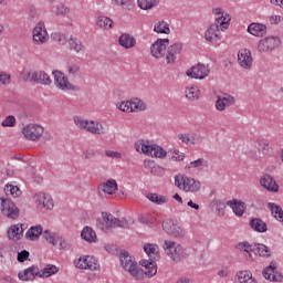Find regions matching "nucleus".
I'll use <instances>...</instances> for the list:
<instances>
[{
  "label": "nucleus",
  "instance_id": "obj_1",
  "mask_svg": "<svg viewBox=\"0 0 283 283\" xmlns=\"http://www.w3.org/2000/svg\"><path fill=\"white\" fill-rule=\"evenodd\" d=\"M119 261L122 263V266L125 271H128V273L135 277V280H144L145 277V271L143 269H138V264L134 260V256L129 255V252L123 251L119 254Z\"/></svg>",
  "mask_w": 283,
  "mask_h": 283
},
{
  "label": "nucleus",
  "instance_id": "obj_2",
  "mask_svg": "<svg viewBox=\"0 0 283 283\" xmlns=\"http://www.w3.org/2000/svg\"><path fill=\"white\" fill-rule=\"evenodd\" d=\"M175 186L178 187V189H181V191H186V193H198V191L202 189L200 180H196L195 178L186 175L176 176Z\"/></svg>",
  "mask_w": 283,
  "mask_h": 283
},
{
  "label": "nucleus",
  "instance_id": "obj_3",
  "mask_svg": "<svg viewBox=\"0 0 283 283\" xmlns=\"http://www.w3.org/2000/svg\"><path fill=\"white\" fill-rule=\"evenodd\" d=\"M164 251L174 262H182V260L187 259V253L182 250V245L175 241L166 240L164 242Z\"/></svg>",
  "mask_w": 283,
  "mask_h": 283
},
{
  "label": "nucleus",
  "instance_id": "obj_4",
  "mask_svg": "<svg viewBox=\"0 0 283 283\" xmlns=\"http://www.w3.org/2000/svg\"><path fill=\"white\" fill-rule=\"evenodd\" d=\"M74 123L78 127V129H85L90 134H96L97 136L105 134V127H103V124L98 122L86 120L82 117H75Z\"/></svg>",
  "mask_w": 283,
  "mask_h": 283
},
{
  "label": "nucleus",
  "instance_id": "obj_5",
  "mask_svg": "<svg viewBox=\"0 0 283 283\" xmlns=\"http://www.w3.org/2000/svg\"><path fill=\"white\" fill-rule=\"evenodd\" d=\"M0 200L1 214L4 216V218H9V220H19L21 211L19 210V207H17V203L3 197H1Z\"/></svg>",
  "mask_w": 283,
  "mask_h": 283
},
{
  "label": "nucleus",
  "instance_id": "obj_6",
  "mask_svg": "<svg viewBox=\"0 0 283 283\" xmlns=\"http://www.w3.org/2000/svg\"><path fill=\"white\" fill-rule=\"evenodd\" d=\"M43 126L38 124H29L22 128V134L27 140H39L43 136Z\"/></svg>",
  "mask_w": 283,
  "mask_h": 283
},
{
  "label": "nucleus",
  "instance_id": "obj_7",
  "mask_svg": "<svg viewBox=\"0 0 283 283\" xmlns=\"http://www.w3.org/2000/svg\"><path fill=\"white\" fill-rule=\"evenodd\" d=\"M118 109L120 112H145L147 109V105L145 102L135 98L133 101L122 102L120 104H117Z\"/></svg>",
  "mask_w": 283,
  "mask_h": 283
},
{
  "label": "nucleus",
  "instance_id": "obj_8",
  "mask_svg": "<svg viewBox=\"0 0 283 283\" xmlns=\"http://www.w3.org/2000/svg\"><path fill=\"white\" fill-rule=\"evenodd\" d=\"M263 277L270 282H283L282 273L277 272V262H270V265L263 270Z\"/></svg>",
  "mask_w": 283,
  "mask_h": 283
},
{
  "label": "nucleus",
  "instance_id": "obj_9",
  "mask_svg": "<svg viewBox=\"0 0 283 283\" xmlns=\"http://www.w3.org/2000/svg\"><path fill=\"white\" fill-rule=\"evenodd\" d=\"M169 46V39H158L150 46V54L155 59H163L165 56V52H167V48Z\"/></svg>",
  "mask_w": 283,
  "mask_h": 283
},
{
  "label": "nucleus",
  "instance_id": "obj_10",
  "mask_svg": "<svg viewBox=\"0 0 283 283\" xmlns=\"http://www.w3.org/2000/svg\"><path fill=\"white\" fill-rule=\"evenodd\" d=\"M211 70H209V65L200 64L192 66L189 69L186 74L190 78H199L202 81V78H207V75L210 74Z\"/></svg>",
  "mask_w": 283,
  "mask_h": 283
},
{
  "label": "nucleus",
  "instance_id": "obj_11",
  "mask_svg": "<svg viewBox=\"0 0 283 283\" xmlns=\"http://www.w3.org/2000/svg\"><path fill=\"white\" fill-rule=\"evenodd\" d=\"M181 52H182V42H175L172 45H169L166 52L167 65H174L178 56H180Z\"/></svg>",
  "mask_w": 283,
  "mask_h": 283
},
{
  "label": "nucleus",
  "instance_id": "obj_12",
  "mask_svg": "<svg viewBox=\"0 0 283 283\" xmlns=\"http://www.w3.org/2000/svg\"><path fill=\"white\" fill-rule=\"evenodd\" d=\"M277 48H280V40L275 36L265 38L258 44L259 52H273V50H277Z\"/></svg>",
  "mask_w": 283,
  "mask_h": 283
},
{
  "label": "nucleus",
  "instance_id": "obj_13",
  "mask_svg": "<svg viewBox=\"0 0 283 283\" xmlns=\"http://www.w3.org/2000/svg\"><path fill=\"white\" fill-rule=\"evenodd\" d=\"M54 82L59 90H74V85L70 83L67 76L61 71H53Z\"/></svg>",
  "mask_w": 283,
  "mask_h": 283
},
{
  "label": "nucleus",
  "instance_id": "obj_14",
  "mask_svg": "<svg viewBox=\"0 0 283 283\" xmlns=\"http://www.w3.org/2000/svg\"><path fill=\"white\" fill-rule=\"evenodd\" d=\"M114 216L109 212H102V223L101 219L96 220L97 228L107 233L109 230L114 229Z\"/></svg>",
  "mask_w": 283,
  "mask_h": 283
},
{
  "label": "nucleus",
  "instance_id": "obj_15",
  "mask_svg": "<svg viewBox=\"0 0 283 283\" xmlns=\"http://www.w3.org/2000/svg\"><path fill=\"white\" fill-rule=\"evenodd\" d=\"M238 62L239 65L243 67V70H251L253 65V57L251 56V51L248 49H242L238 53Z\"/></svg>",
  "mask_w": 283,
  "mask_h": 283
},
{
  "label": "nucleus",
  "instance_id": "obj_16",
  "mask_svg": "<svg viewBox=\"0 0 283 283\" xmlns=\"http://www.w3.org/2000/svg\"><path fill=\"white\" fill-rule=\"evenodd\" d=\"M50 35H48V31L45 30V25L43 23H38L33 29V41L38 44L46 43Z\"/></svg>",
  "mask_w": 283,
  "mask_h": 283
},
{
  "label": "nucleus",
  "instance_id": "obj_17",
  "mask_svg": "<svg viewBox=\"0 0 283 283\" xmlns=\"http://www.w3.org/2000/svg\"><path fill=\"white\" fill-rule=\"evenodd\" d=\"M32 81L36 85H44L45 87L52 85V78L45 71H32Z\"/></svg>",
  "mask_w": 283,
  "mask_h": 283
},
{
  "label": "nucleus",
  "instance_id": "obj_18",
  "mask_svg": "<svg viewBox=\"0 0 283 283\" xmlns=\"http://www.w3.org/2000/svg\"><path fill=\"white\" fill-rule=\"evenodd\" d=\"M18 277L22 282H30L32 280H35L36 277H39V266L32 265L25 269L23 272H20L18 274Z\"/></svg>",
  "mask_w": 283,
  "mask_h": 283
},
{
  "label": "nucleus",
  "instance_id": "obj_19",
  "mask_svg": "<svg viewBox=\"0 0 283 283\" xmlns=\"http://www.w3.org/2000/svg\"><path fill=\"white\" fill-rule=\"evenodd\" d=\"M233 103H235L234 96H231V95H224L223 97L218 96V99L216 102V107L218 112H224V109H227V107H231Z\"/></svg>",
  "mask_w": 283,
  "mask_h": 283
},
{
  "label": "nucleus",
  "instance_id": "obj_20",
  "mask_svg": "<svg viewBox=\"0 0 283 283\" xmlns=\"http://www.w3.org/2000/svg\"><path fill=\"white\" fill-rule=\"evenodd\" d=\"M261 186L264 187V189H268V191L277 192L280 190V186H277V182H275V179L271 177V175H264L260 179Z\"/></svg>",
  "mask_w": 283,
  "mask_h": 283
},
{
  "label": "nucleus",
  "instance_id": "obj_21",
  "mask_svg": "<svg viewBox=\"0 0 283 283\" xmlns=\"http://www.w3.org/2000/svg\"><path fill=\"white\" fill-rule=\"evenodd\" d=\"M36 205H42L44 209H54V201L52 197L45 195V192H40L35 196Z\"/></svg>",
  "mask_w": 283,
  "mask_h": 283
},
{
  "label": "nucleus",
  "instance_id": "obj_22",
  "mask_svg": "<svg viewBox=\"0 0 283 283\" xmlns=\"http://www.w3.org/2000/svg\"><path fill=\"white\" fill-rule=\"evenodd\" d=\"M119 45L125 48V50H132L136 45V38L129 33H123L118 39Z\"/></svg>",
  "mask_w": 283,
  "mask_h": 283
},
{
  "label": "nucleus",
  "instance_id": "obj_23",
  "mask_svg": "<svg viewBox=\"0 0 283 283\" xmlns=\"http://www.w3.org/2000/svg\"><path fill=\"white\" fill-rule=\"evenodd\" d=\"M98 189L99 191L112 196L115 191H118V184H116V180L114 179H108L106 182L99 185Z\"/></svg>",
  "mask_w": 283,
  "mask_h": 283
},
{
  "label": "nucleus",
  "instance_id": "obj_24",
  "mask_svg": "<svg viewBox=\"0 0 283 283\" xmlns=\"http://www.w3.org/2000/svg\"><path fill=\"white\" fill-rule=\"evenodd\" d=\"M146 156H151V158H167V151L158 145H149Z\"/></svg>",
  "mask_w": 283,
  "mask_h": 283
},
{
  "label": "nucleus",
  "instance_id": "obj_25",
  "mask_svg": "<svg viewBox=\"0 0 283 283\" xmlns=\"http://www.w3.org/2000/svg\"><path fill=\"white\" fill-rule=\"evenodd\" d=\"M227 205L228 207H231L235 216H244V211H247V207L242 201H237L235 199H233L228 201Z\"/></svg>",
  "mask_w": 283,
  "mask_h": 283
},
{
  "label": "nucleus",
  "instance_id": "obj_26",
  "mask_svg": "<svg viewBox=\"0 0 283 283\" xmlns=\"http://www.w3.org/2000/svg\"><path fill=\"white\" fill-rule=\"evenodd\" d=\"M248 32H250L252 36H264V34H266V25L260 23H251L248 27Z\"/></svg>",
  "mask_w": 283,
  "mask_h": 283
},
{
  "label": "nucleus",
  "instance_id": "obj_27",
  "mask_svg": "<svg viewBox=\"0 0 283 283\" xmlns=\"http://www.w3.org/2000/svg\"><path fill=\"white\" fill-rule=\"evenodd\" d=\"M140 264L146 269V271L144 272V275H147L148 277H154V275L158 273V269L156 268V262H154L153 260L150 261L143 260Z\"/></svg>",
  "mask_w": 283,
  "mask_h": 283
},
{
  "label": "nucleus",
  "instance_id": "obj_28",
  "mask_svg": "<svg viewBox=\"0 0 283 283\" xmlns=\"http://www.w3.org/2000/svg\"><path fill=\"white\" fill-rule=\"evenodd\" d=\"M220 40V28L217 24H211L206 31V41H219Z\"/></svg>",
  "mask_w": 283,
  "mask_h": 283
},
{
  "label": "nucleus",
  "instance_id": "obj_29",
  "mask_svg": "<svg viewBox=\"0 0 283 283\" xmlns=\"http://www.w3.org/2000/svg\"><path fill=\"white\" fill-rule=\"evenodd\" d=\"M250 227L258 233H266L268 230L266 222L259 218L251 219Z\"/></svg>",
  "mask_w": 283,
  "mask_h": 283
},
{
  "label": "nucleus",
  "instance_id": "obj_30",
  "mask_svg": "<svg viewBox=\"0 0 283 283\" xmlns=\"http://www.w3.org/2000/svg\"><path fill=\"white\" fill-rule=\"evenodd\" d=\"M268 209H270L275 220H277L279 222H283V210L281 206H277L276 203L273 202H269Z\"/></svg>",
  "mask_w": 283,
  "mask_h": 283
},
{
  "label": "nucleus",
  "instance_id": "obj_31",
  "mask_svg": "<svg viewBox=\"0 0 283 283\" xmlns=\"http://www.w3.org/2000/svg\"><path fill=\"white\" fill-rule=\"evenodd\" d=\"M97 28L101 30H112V25H114V21L105 15H99L96 19Z\"/></svg>",
  "mask_w": 283,
  "mask_h": 283
},
{
  "label": "nucleus",
  "instance_id": "obj_32",
  "mask_svg": "<svg viewBox=\"0 0 283 283\" xmlns=\"http://www.w3.org/2000/svg\"><path fill=\"white\" fill-rule=\"evenodd\" d=\"M146 198L150 201L154 202V205H167L169 202V198L163 195L149 192L146 195Z\"/></svg>",
  "mask_w": 283,
  "mask_h": 283
},
{
  "label": "nucleus",
  "instance_id": "obj_33",
  "mask_svg": "<svg viewBox=\"0 0 283 283\" xmlns=\"http://www.w3.org/2000/svg\"><path fill=\"white\" fill-rule=\"evenodd\" d=\"M81 238L86 242H96V232L91 227H85L81 232Z\"/></svg>",
  "mask_w": 283,
  "mask_h": 283
},
{
  "label": "nucleus",
  "instance_id": "obj_34",
  "mask_svg": "<svg viewBox=\"0 0 283 283\" xmlns=\"http://www.w3.org/2000/svg\"><path fill=\"white\" fill-rule=\"evenodd\" d=\"M254 253L260 258H271V249L262 243H254Z\"/></svg>",
  "mask_w": 283,
  "mask_h": 283
},
{
  "label": "nucleus",
  "instance_id": "obj_35",
  "mask_svg": "<svg viewBox=\"0 0 283 283\" xmlns=\"http://www.w3.org/2000/svg\"><path fill=\"white\" fill-rule=\"evenodd\" d=\"M59 273V268L56 265H46L42 270H38L39 277H52V275H56Z\"/></svg>",
  "mask_w": 283,
  "mask_h": 283
},
{
  "label": "nucleus",
  "instance_id": "obj_36",
  "mask_svg": "<svg viewBox=\"0 0 283 283\" xmlns=\"http://www.w3.org/2000/svg\"><path fill=\"white\" fill-rule=\"evenodd\" d=\"M9 240H21L23 238V228H19V226L14 224L8 230Z\"/></svg>",
  "mask_w": 283,
  "mask_h": 283
},
{
  "label": "nucleus",
  "instance_id": "obj_37",
  "mask_svg": "<svg viewBox=\"0 0 283 283\" xmlns=\"http://www.w3.org/2000/svg\"><path fill=\"white\" fill-rule=\"evenodd\" d=\"M43 233V227L41 226H35V227H31L27 233H25V238H28L29 240H39V235H41Z\"/></svg>",
  "mask_w": 283,
  "mask_h": 283
},
{
  "label": "nucleus",
  "instance_id": "obj_38",
  "mask_svg": "<svg viewBox=\"0 0 283 283\" xmlns=\"http://www.w3.org/2000/svg\"><path fill=\"white\" fill-rule=\"evenodd\" d=\"M229 21H231V15L229 13L222 14V17L216 19L218 28L221 30H229Z\"/></svg>",
  "mask_w": 283,
  "mask_h": 283
},
{
  "label": "nucleus",
  "instance_id": "obj_39",
  "mask_svg": "<svg viewBox=\"0 0 283 283\" xmlns=\"http://www.w3.org/2000/svg\"><path fill=\"white\" fill-rule=\"evenodd\" d=\"M132 224H134V220H127V219L120 220V219L114 217L113 229H116V227H118L119 229H129V227H132Z\"/></svg>",
  "mask_w": 283,
  "mask_h": 283
},
{
  "label": "nucleus",
  "instance_id": "obj_40",
  "mask_svg": "<svg viewBox=\"0 0 283 283\" xmlns=\"http://www.w3.org/2000/svg\"><path fill=\"white\" fill-rule=\"evenodd\" d=\"M137 3L142 10H151L160 3V0H137Z\"/></svg>",
  "mask_w": 283,
  "mask_h": 283
},
{
  "label": "nucleus",
  "instance_id": "obj_41",
  "mask_svg": "<svg viewBox=\"0 0 283 283\" xmlns=\"http://www.w3.org/2000/svg\"><path fill=\"white\" fill-rule=\"evenodd\" d=\"M4 193H7V196H12V198H19V196H21V190L17 186L7 184L4 186Z\"/></svg>",
  "mask_w": 283,
  "mask_h": 283
},
{
  "label": "nucleus",
  "instance_id": "obj_42",
  "mask_svg": "<svg viewBox=\"0 0 283 283\" xmlns=\"http://www.w3.org/2000/svg\"><path fill=\"white\" fill-rule=\"evenodd\" d=\"M135 148L138 154H145L147 156L149 154V142L138 140L135 143Z\"/></svg>",
  "mask_w": 283,
  "mask_h": 283
},
{
  "label": "nucleus",
  "instance_id": "obj_43",
  "mask_svg": "<svg viewBox=\"0 0 283 283\" xmlns=\"http://www.w3.org/2000/svg\"><path fill=\"white\" fill-rule=\"evenodd\" d=\"M186 98L189 101H198L200 98V91L196 86L186 90Z\"/></svg>",
  "mask_w": 283,
  "mask_h": 283
},
{
  "label": "nucleus",
  "instance_id": "obj_44",
  "mask_svg": "<svg viewBox=\"0 0 283 283\" xmlns=\"http://www.w3.org/2000/svg\"><path fill=\"white\" fill-rule=\"evenodd\" d=\"M70 50H74V52H83L85 50V46H83V43L78 41L77 39H73L72 35L69 40Z\"/></svg>",
  "mask_w": 283,
  "mask_h": 283
},
{
  "label": "nucleus",
  "instance_id": "obj_45",
  "mask_svg": "<svg viewBox=\"0 0 283 283\" xmlns=\"http://www.w3.org/2000/svg\"><path fill=\"white\" fill-rule=\"evenodd\" d=\"M154 30L157 32V34H169L171 31L169 30V24L165 21L158 22L155 24Z\"/></svg>",
  "mask_w": 283,
  "mask_h": 283
},
{
  "label": "nucleus",
  "instance_id": "obj_46",
  "mask_svg": "<svg viewBox=\"0 0 283 283\" xmlns=\"http://www.w3.org/2000/svg\"><path fill=\"white\" fill-rule=\"evenodd\" d=\"M156 249H158V245H154L151 243H146L144 245V251L148 258H154V255H157V258H159L158 251Z\"/></svg>",
  "mask_w": 283,
  "mask_h": 283
},
{
  "label": "nucleus",
  "instance_id": "obj_47",
  "mask_svg": "<svg viewBox=\"0 0 283 283\" xmlns=\"http://www.w3.org/2000/svg\"><path fill=\"white\" fill-rule=\"evenodd\" d=\"M239 249L244 251L245 253H255V243L242 242L238 245Z\"/></svg>",
  "mask_w": 283,
  "mask_h": 283
},
{
  "label": "nucleus",
  "instance_id": "obj_48",
  "mask_svg": "<svg viewBox=\"0 0 283 283\" xmlns=\"http://www.w3.org/2000/svg\"><path fill=\"white\" fill-rule=\"evenodd\" d=\"M53 247H56L57 249L67 250L70 249V242L65 241L63 238L55 239Z\"/></svg>",
  "mask_w": 283,
  "mask_h": 283
},
{
  "label": "nucleus",
  "instance_id": "obj_49",
  "mask_svg": "<svg viewBox=\"0 0 283 283\" xmlns=\"http://www.w3.org/2000/svg\"><path fill=\"white\" fill-rule=\"evenodd\" d=\"M256 148L259 151H262V154H269V142L265 139H259Z\"/></svg>",
  "mask_w": 283,
  "mask_h": 283
},
{
  "label": "nucleus",
  "instance_id": "obj_50",
  "mask_svg": "<svg viewBox=\"0 0 283 283\" xmlns=\"http://www.w3.org/2000/svg\"><path fill=\"white\" fill-rule=\"evenodd\" d=\"M170 231L171 232H167L168 235H172V238H182V229L175 223L172 224Z\"/></svg>",
  "mask_w": 283,
  "mask_h": 283
},
{
  "label": "nucleus",
  "instance_id": "obj_51",
  "mask_svg": "<svg viewBox=\"0 0 283 283\" xmlns=\"http://www.w3.org/2000/svg\"><path fill=\"white\" fill-rule=\"evenodd\" d=\"M87 269L90 271H96L98 269V260H96V258H94V256H88Z\"/></svg>",
  "mask_w": 283,
  "mask_h": 283
},
{
  "label": "nucleus",
  "instance_id": "obj_52",
  "mask_svg": "<svg viewBox=\"0 0 283 283\" xmlns=\"http://www.w3.org/2000/svg\"><path fill=\"white\" fill-rule=\"evenodd\" d=\"M14 125H17V118L12 115L7 116L2 122V127H14Z\"/></svg>",
  "mask_w": 283,
  "mask_h": 283
},
{
  "label": "nucleus",
  "instance_id": "obj_53",
  "mask_svg": "<svg viewBox=\"0 0 283 283\" xmlns=\"http://www.w3.org/2000/svg\"><path fill=\"white\" fill-rule=\"evenodd\" d=\"M51 38L53 41H55V43H61L62 45H65V42L67 41L65 34L61 33H52Z\"/></svg>",
  "mask_w": 283,
  "mask_h": 283
},
{
  "label": "nucleus",
  "instance_id": "obj_54",
  "mask_svg": "<svg viewBox=\"0 0 283 283\" xmlns=\"http://www.w3.org/2000/svg\"><path fill=\"white\" fill-rule=\"evenodd\" d=\"M70 13V9L67 7H65V4L60 3L56 7V14L57 15H62V17H66Z\"/></svg>",
  "mask_w": 283,
  "mask_h": 283
},
{
  "label": "nucleus",
  "instance_id": "obj_55",
  "mask_svg": "<svg viewBox=\"0 0 283 283\" xmlns=\"http://www.w3.org/2000/svg\"><path fill=\"white\" fill-rule=\"evenodd\" d=\"M12 76L9 73L0 72V83L2 85H10Z\"/></svg>",
  "mask_w": 283,
  "mask_h": 283
},
{
  "label": "nucleus",
  "instance_id": "obj_56",
  "mask_svg": "<svg viewBox=\"0 0 283 283\" xmlns=\"http://www.w3.org/2000/svg\"><path fill=\"white\" fill-rule=\"evenodd\" d=\"M87 260L88 256L80 258L77 261H75L76 269H87Z\"/></svg>",
  "mask_w": 283,
  "mask_h": 283
},
{
  "label": "nucleus",
  "instance_id": "obj_57",
  "mask_svg": "<svg viewBox=\"0 0 283 283\" xmlns=\"http://www.w3.org/2000/svg\"><path fill=\"white\" fill-rule=\"evenodd\" d=\"M43 238L44 240H46V242H49L50 244H54V242L56 241V238H54V233L50 232V230H45L43 232Z\"/></svg>",
  "mask_w": 283,
  "mask_h": 283
},
{
  "label": "nucleus",
  "instance_id": "obj_58",
  "mask_svg": "<svg viewBox=\"0 0 283 283\" xmlns=\"http://www.w3.org/2000/svg\"><path fill=\"white\" fill-rule=\"evenodd\" d=\"M21 78L24 81V83H34V80H32V71L22 72Z\"/></svg>",
  "mask_w": 283,
  "mask_h": 283
},
{
  "label": "nucleus",
  "instance_id": "obj_59",
  "mask_svg": "<svg viewBox=\"0 0 283 283\" xmlns=\"http://www.w3.org/2000/svg\"><path fill=\"white\" fill-rule=\"evenodd\" d=\"M161 227L166 233H171V227H174V221L171 219L165 220Z\"/></svg>",
  "mask_w": 283,
  "mask_h": 283
},
{
  "label": "nucleus",
  "instance_id": "obj_60",
  "mask_svg": "<svg viewBox=\"0 0 283 283\" xmlns=\"http://www.w3.org/2000/svg\"><path fill=\"white\" fill-rule=\"evenodd\" d=\"M118 6H122L124 10H132L134 8V0H119Z\"/></svg>",
  "mask_w": 283,
  "mask_h": 283
},
{
  "label": "nucleus",
  "instance_id": "obj_61",
  "mask_svg": "<svg viewBox=\"0 0 283 283\" xmlns=\"http://www.w3.org/2000/svg\"><path fill=\"white\" fill-rule=\"evenodd\" d=\"M28 258H30V252L28 250H22L21 252H18V262H25Z\"/></svg>",
  "mask_w": 283,
  "mask_h": 283
},
{
  "label": "nucleus",
  "instance_id": "obj_62",
  "mask_svg": "<svg viewBox=\"0 0 283 283\" xmlns=\"http://www.w3.org/2000/svg\"><path fill=\"white\" fill-rule=\"evenodd\" d=\"M105 154H106V156L108 157V158H123V155L120 154V153H118V151H114V150H106L105 151Z\"/></svg>",
  "mask_w": 283,
  "mask_h": 283
},
{
  "label": "nucleus",
  "instance_id": "obj_63",
  "mask_svg": "<svg viewBox=\"0 0 283 283\" xmlns=\"http://www.w3.org/2000/svg\"><path fill=\"white\" fill-rule=\"evenodd\" d=\"M172 154H175V155L169 156V159H170V160H178V161L185 160V155H179L180 151L174 150Z\"/></svg>",
  "mask_w": 283,
  "mask_h": 283
},
{
  "label": "nucleus",
  "instance_id": "obj_64",
  "mask_svg": "<svg viewBox=\"0 0 283 283\" xmlns=\"http://www.w3.org/2000/svg\"><path fill=\"white\" fill-rule=\"evenodd\" d=\"M81 72V66L73 64L69 67V74L76 75Z\"/></svg>",
  "mask_w": 283,
  "mask_h": 283
}]
</instances>
